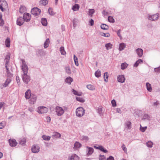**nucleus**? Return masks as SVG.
<instances>
[{"mask_svg":"<svg viewBox=\"0 0 160 160\" xmlns=\"http://www.w3.org/2000/svg\"><path fill=\"white\" fill-rule=\"evenodd\" d=\"M76 112L77 116L80 117L84 115L85 110L83 108L79 107L77 109Z\"/></svg>","mask_w":160,"mask_h":160,"instance_id":"nucleus-1","label":"nucleus"},{"mask_svg":"<svg viewBox=\"0 0 160 160\" xmlns=\"http://www.w3.org/2000/svg\"><path fill=\"white\" fill-rule=\"evenodd\" d=\"M55 111L56 115L59 116L62 115L65 112L64 110L62 107L59 106L56 107Z\"/></svg>","mask_w":160,"mask_h":160,"instance_id":"nucleus-2","label":"nucleus"},{"mask_svg":"<svg viewBox=\"0 0 160 160\" xmlns=\"http://www.w3.org/2000/svg\"><path fill=\"white\" fill-rule=\"evenodd\" d=\"M22 61V69L24 73H28V66L27 65L25 60L21 59Z\"/></svg>","mask_w":160,"mask_h":160,"instance_id":"nucleus-3","label":"nucleus"},{"mask_svg":"<svg viewBox=\"0 0 160 160\" xmlns=\"http://www.w3.org/2000/svg\"><path fill=\"white\" fill-rule=\"evenodd\" d=\"M159 16V14L158 13H157L152 15L148 14V18L150 20L154 21L158 20Z\"/></svg>","mask_w":160,"mask_h":160,"instance_id":"nucleus-4","label":"nucleus"},{"mask_svg":"<svg viewBox=\"0 0 160 160\" xmlns=\"http://www.w3.org/2000/svg\"><path fill=\"white\" fill-rule=\"evenodd\" d=\"M22 78L23 82L27 84L28 83L30 80V76L27 75V73H23Z\"/></svg>","mask_w":160,"mask_h":160,"instance_id":"nucleus-5","label":"nucleus"},{"mask_svg":"<svg viewBox=\"0 0 160 160\" xmlns=\"http://www.w3.org/2000/svg\"><path fill=\"white\" fill-rule=\"evenodd\" d=\"M48 111V109L45 107L41 106L38 108L37 112L39 113H45Z\"/></svg>","mask_w":160,"mask_h":160,"instance_id":"nucleus-6","label":"nucleus"},{"mask_svg":"<svg viewBox=\"0 0 160 160\" xmlns=\"http://www.w3.org/2000/svg\"><path fill=\"white\" fill-rule=\"evenodd\" d=\"M41 12V10L38 8H33L31 10V14L35 16H37L39 15Z\"/></svg>","mask_w":160,"mask_h":160,"instance_id":"nucleus-7","label":"nucleus"},{"mask_svg":"<svg viewBox=\"0 0 160 160\" xmlns=\"http://www.w3.org/2000/svg\"><path fill=\"white\" fill-rule=\"evenodd\" d=\"M29 103L31 104H34L36 102L37 96L34 94H32Z\"/></svg>","mask_w":160,"mask_h":160,"instance_id":"nucleus-8","label":"nucleus"},{"mask_svg":"<svg viewBox=\"0 0 160 160\" xmlns=\"http://www.w3.org/2000/svg\"><path fill=\"white\" fill-rule=\"evenodd\" d=\"M31 17V15L29 13L26 12L23 14V18L26 22H28L30 20Z\"/></svg>","mask_w":160,"mask_h":160,"instance_id":"nucleus-9","label":"nucleus"},{"mask_svg":"<svg viewBox=\"0 0 160 160\" xmlns=\"http://www.w3.org/2000/svg\"><path fill=\"white\" fill-rule=\"evenodd\" d=\"M39 147L37 145H34L32 148V152L35 153H38L39 151Z\"/></svg>","mask_w":160,"mask_h":160,"instance_id":"nucleus-10","label":"nucleus"},{"mask_svg":"<svg viewBox=\"0 0 160 160\" xmlns=\"http://www.w3.org/2000/svg\"><path fill=\"white\" fill-rule=\"evenodd\" d=\"M9 143L10 145L12 147H14L16 146L18 144V143L17 142L16 140L13 139H9Z\"/></svg>","mask_w":160,"mask_h":160,"instance_id":"nucleus-11","label":"nucleus"},{"mask_svg":"<svg viewBox=\"0 0 160 160\" xmlns=\"http://www.w3.org/2000/svg\"><path fill=\"white\" fill-rule=\"evenodd\" d=\"M86 150L87 155L89 156L91 155L93 153L94 150L92 148L87 146Z\"/></svg>","mask_w":160,"mask_h":160,"instance_id":"nucleus-12","label":"nucleus"},{"mask_svg":"<svg viewBox=\"0 0 160 160\" xmlns=\"http://www.w3.org/2000/svg\"><path fill=\"white\" fill-rule=\"evenodd\" d=\"M24 19L23 18L20 17L18 18L17 20V24L20 26L23 24L24 22Z\"/></svg>","mask_w":160,"mask_h":160,"instance_id":"nucleus-13","label":"nucleus"},{"mask_svg":"<svg viewBox=\"0 0 160 160\" xmlns=\"http://www.w3.org/2000/svg\"><path fill=\"white\" fill-rule=\"evenodd\" d=\"M117 80L119 82L122 83L124 82L125 78L123 75H121L118 77Z\"/></svg>","mask_w":160,"mask_h":160,"instance_id":"nucleus-14","label":"nucleus"},{"mask_svg":"<svg viewBox=\"0 0 160 160\" xmlns=\"http://www.w3.org/2000/svg\"><path fill=\"white\" fill-rule=\"evenodd\" d=\"M69 160H80L79 158L76 154H73L68 157Z\"/></svg>","mask_w":160,"mask_h":160,"instance_id":"nucleus-15","label":"nucleus"},{"mask_svg":"<svg viewBox=\"0 0 160 160\" xmlns=\"http://www.w3.org/2000/svg\"><path fill=\"white\" fill-rule=\"evenodd\" d=\"M136 52L139 58L142 57L143 55V50L141 48H138L136 50Z\"/></svg>","mask_w":160,"mask_h":160,"instance_id":"nucleus-16","label":"nucleus"},{"mask_svg":"<svg viewBox=\"0 0 160 160\" xmlns=\"http://www.w3.org/2000/svg\"><path fill=\"white\" fill-rule=\"evenodd\" d=\"M32 95L30 89L28 90L25 93V97L27 99L30 98Z\"/></svg>","mask_w":160,"mask_h":160,"instance_id":"nucleus-17","label":"nucleus"},{"mask_svg":"<svg viewBox=\"0 0 160 160\" xmlns=\"http://www.w3.org/2000/svg\"><path fill=\"white\" fill-rule=\"evenodd\" d=\"M11 81V79L10 78H7L5 82L3 84V86L4 87H7Z\"/></svg>","mask_w":160,"mask_h":160,"instance_id":"nucleus-18","label":"nucleus"},{"mask_svg":"<svg viewBox=\"0 0 160 160\" xmlns=\"http://www.w3.org/2000/svg\"><path fill=\"white\" fill-rule=\"evenodd\" d=\"M125 127L127 130L131 128V123L129 121L125 123Z\"/></svg>","mask_w":160,"mask_h":160,"instance_id":"nucleus-19","label":"nucleus"},{"mask_svg":"<svg viewBox=\"0 0 160 160\" xmlns=\"http://www.w3.org/2000/svg\"><path fill=\"white\" fill-rule=\"evenodd\" d=\"M60 137H61L60 134L57 132H54L52 135V137L54 139L59 138Z\"/></svg>","mask_w":160,"mask_h":160,"instance_id":"nucleus-20","label":"nucleus"},{"mask_svg":"<svg viewBox=\"0 0 160 160\" xmlns=\"http://www.w3.org/2000/svg\"><path fill=\"white\" fill-rule=\"evenodd\" d=\"M126 45L125 43H122L120 44L119 49V51H121L124 50L126 47Z\"/></svg>","mask_w":160,"mask_h":160,"instance_id":"nucleus-21","label":"nucleus"},{"mask_svg":"<svg viewBox=\"0 0 160 160\" xmlns=\"http://www.w3.org/2000/svg\"><path fill=\"white\" fill-rule=\"evenodd\" d=\"M143 62V60L141 59H139L134 64V67H137L139 64L142 63Z\"/></svg>","mask_w":160,"mask_h":160,"instance_id":"nucleus-22","label":"nucleus"},{"mask_svg":"<svg viewBox=\"0 0 160 160\" xmlns=\"http://www.w3.org/2000/svg\"><path fill=\"white\" fill-rule=\"evenodd\" d=\"M49 43V39L47 38L44 44V47L45 48H47L48 47Z\"/></svg>","mask_w":160,"mask_h":160,"instance_id":"nucleus-23","label":"nucleus"},{"mask_svg":"<svg viewBox=\"0 0 160 160\" xmlns=\"http://www.w3.org/2000/svg\"><path fill=\"white\" fill-rule=\"evenodd\" d=\"M48 0H41L40 1V4L41 5L45 6L48 4Z\"/></svg>","mask_w":160,"mask_h":160,"instance_id":"nucleus-24","label":"nucleus"},{"mask_svg":"<svg viewBox=\"0 0 160 160\" xmlns=\"http://www.w3.org/2000/svg\"><path fill=\"white\" fill-rule=\"evenodd\" d=\"M81 146V144L78 142H76L74 143V148L77 149L80 148Z\"/></svg>","mask_w":160,"mask_h":160,"instance_id":"nucleus-25","label":"nucleus"},{"mask_svg":"<svg viewBox=\"0 0 160 160\" xmlns=\"http://www.w3.org/2000/svg\"><path fill=\"white\" fill-rule=\"evenodd\" d=\"M26 11V8L23 6H21L19 9V12L21 13H23Z\"/></svg>","mask_w":160,"mask_h":160,"instance_id":"nucleus-26","label":"nucleus"},{"mask_svg":"<svg viewBox=\"0 0 160 160\" xmlns=\"http://www.w3.org/2000/svg\"><path fill=\"white\" fill-rule=\"evenodd\" d=\"M5 45L7 47L9 48L10 46V39L7 38L5 40Z\"/></svg>","mask_w":160,"mask_h":160,"instance_id":"nucleus-27","label":"nucleus"},{"mask_svg":"<svg viewBox=\"0 0 160 160\" xmlns=\"http://www.w3.org/2000/svg\"><path fill=\"white\" fill-rule=\"evenodd\" d=\"M41 22L42 24L44 26H46L47 25V20L45 18H42L41 19Z\"/></svg>","mask_w":160,"mask_h":160,"instance_id":"nucleus-28","label":"nucleus"},{"mask_svg":"<svg viewBox=\"0 0 160 160\" xmlns=\"http://www.w3.org/2000/svg\"><path fill=\"white\" fill-rule=\"evenodd\" d=\"M146 86L147 89L149 92H151L152 90L151 84L148 82H147L146 83Z\"/></svg>","mask_w":160,"mask_h":160,"instance_id":"nucleus-29","label":"nucleus"},{"mask_svg":"<svg viewBox=\"0 0 160 160\" xmlns=\"http://www.w3.org/2000/svg\"><path fill=\"white\" fill-rule=\"evenodd\" d=\"M101 28L103 30H108L109 28L108 26L105 24H102L101 25Z\"/></svg>","mask_w":160,"mask_h":160,"instance_id":"nucleus-30","label":"nucleus"},{"mask_svg":"<svg viewBox=\"0 0 160 160\" xmlns=\"http://www.w3.org/2000/svg\"><path fill=\"white\" fill-rule=\"evenodd\" d=\"M10 58V56L9 55H7L6 56L5 58V59L6 65H8V64L9 62Z\"/></svg>","mask_w":160,"mask_h":160,"instance_id":"nucleus-31","label":"nucleus"},{"mask_svg":"<svg viewBox=\"0 0 160 160\" xmlns=\"http://www.w3.org/2000/svg\"><path fill=\"white\" fill-rule=\"evenodd\" d=\"M79 8V6L77 4H75L74 5L72 8V10L74 11H76L78 10Z\"/></svg>","mask_w":160,"mask_h":160,"instance_id":"nucleus-32","label":"nucleus"},{"mask_svg":"<svg viewBox=\"0 0 160 160\" xmlns=\"http://www.w3.org/2000/svg\"><path fill=\"white\" fill-rule=\"evenodd\" d=\"M73 81L72 79L70 77H68L66 78L65 80V82L66 83L71 84V82H72Z\"/></svg>","mask_w":160,"mask_h":160,"instance_id":"nucleus-33","label":"nucleus"},{"mask_svg":"<svg viewBox=\"0 0 160 160\" xmlns=\"http://www.w3.org/2000/svg\"><path fill=\"white\" fill-rule=\"evenodd\" d=\"M72 92L73 94L76 95H77L78 96H81L82 95V93L81 92H78L74 90V89H72Z\"/></svg>","mask_w":160,"mask_h":160,"instance_id":"nucleus-34","label":"nucleus"},{"mask_svg":"<svg viewBox=\"0 0 160 160\" xmlns=\"http://www.w3.org/2000/svg\"><path fill=\"white\" fill-rule=\"evenodd\" d=\"M108 72H105L104 73V81L106 82H108Z\"/></svg>","mask_w":160,"mask_h":160,"instance_id":"nucleus-35","label":"nucleus"},{"mask_svg":"<svg viewBox=\"0 0 160 160\" xmlns=\"http://www.w3.org/2000/svg\"><path fill=\"white\" fill-rule=\"evenodd\" d=\"M105 47H106L107 49L108 50L112 48V45L110 43H108L105 44Z\"/></svg>","mask_w":160,"mask_h":160,"instance_id":"nucleus-36","label":"nucleus"},{"mask_svg":"<svg viewBox=\"0 0 160 160\" xmlns=\"http://www.w3.org/2000/svg\"><path fill=\"white\" fill-rule=\"evenodd\" d=\"M95 76L97 78H99L101 76V71L99 70H97L95 73Z\"/></svg>","mask_w":160,"mask_h":160,"instance_id":"nucleus-37","label":"nucleus"},{"mask_svg":"<svg viewBox=\"0 0 160 160\" xmlns=\"http://www.w3.org/2000/svg\"><path fill=\"white\" fill-rule=\"evenodd\" d=\"M102 111V107H100L98 109L97 112L101 116H102V115L103 114Z\"/></svg>","mask_w":160,"mask_h":160,"instance_id":"nucleus-38","label":"nucleus"},{"mask_svg":"<svg viewBox=\"0 0 160 160\" xmlns=\"http://www.w3.org/2000/svg\"><path fill=\"white\" fill-rule=\"evenodd\" d=\"M60 50L61 52V53L62 54L64 55L66 54V52L65 51L64 48L63 47H60Z\"/></svg>","mask_w":160,"mask_h":160,"instance_id":"nucleus-39","label":"nucleus"},{"mask_svg":"<svg viewBox=\"0 0 160 160\" xmlns=\"http://www.w3.org/2000/svg\"><path fill=\"white\" fill-rule=\"evenodd\" d=\"M42 138L44 140H47L48 141L50 140L51 137L49 136H47L45 135H43Z\"/></svg>","mask_w":160,"mask_h":160,"instance_id":"nucleus-40","label":"nucleus"},{"mask_svg":"<svg viewBox=\"0 0 160 160\" xmlns=\"http://www.w3.org/2000/svg\"><path fill=\"white\" fill-rule=\"evenodd\" d=\"M76 99L78 101L81 102H84L85 101V100L83 98L80 97H76Z\"/></svg>","mask_w":160,"mask_h":160,"instance_id":"nucleus-41","label":"nucleus"},{"mask_svg":"<svg viewBox=\"0 0 160 160\" xmlns=\"http://www.w3.org/2000/svg\"><path fill=\"white\" fill-rule=\"evenodd\" d=\"M81 139L82 140H84L87 142L89 138L87 136H82L81 137Z\"/></svg>","mask_w":160,"mask_h":160,"instance_id":"nucleus-42","label":"nucleus"},{"mask_svg":"<svg viewBox=\"0 0 160 160\" xmlns=\"http://www.w3.org/2000/svg\"><path fill=\"white\" fill-rule=\"evenodd\" d=\"M128 65L126 63H123L121 64V68L122 70L124 69L127 67Z\"/></svg>","mask_w":160,"mask_h":160,"instance_id":"nucleus-43","label":"nucleus"},{"mask_svg":"<svg viewBox=\"0 0 160 160\" xmlns=\"http://www.w3.org/2000/svg\"><path fill=\"white\" fill-rule=\"evenodd\" d=\"M48 12L49 13V14L51 15H54V13L52 9L50 8L48 11Z\"/></svg>","mask_w":160,"mask_h":160,"instance_id":"nucleus-44","label":"nucleus"},{"mask_svg":"<svg viewBox=\"0 0 160 160\" xmlns=\"http://www.w3.org/2000/svg\"><path fill=\"white\" fill-rule=\"evenodd\" d=\"M36 52L39 53L40 54H44V52L43 49H38L37 50Z\"/></svg>","mask_w":160,"mask_h":160,"instance_id":"nucleus-45","label":"nucleus"},{"mask_svg":"<svg viewBox=\"0 0 160 160\" xmlns=\"http://www.w3.org/2000/svg\"><path fill=\"white\" fill-rule=\"evenodd\" d=\"M147 146L149 148H152L153 144V143L151 141H148L146 143Z\"/></svg>","mask_w":160,"mask_h":160,"instance_id":"nucleus-46","label":"nucleus"},{"mask_svg":"<svg viewBox=\"0 0 160 160\" xmlns=\"http://www.w3.org/2000/svg\"><path fill=\"white\" fill-rule=\"evenodd\" d=\"M108 20L109 22L113 23L114 22V19H113V17L112 16H109L108 18Z\"/></svg>","mask_w":160,"mask_h":160,"instance_id":"nucleus-47","label":"nucleus"},{"mask_svg":"<svg viewBox=\"0 0 160 160\" xmlns=\"http://www.w3.org/2000/svg\"><path fill=\"white\" fill-rule=\"evenodd\" d=\"M100 35L106 37H108L110 36V34L108 33H104L103 32H101Z\"/></svg>","mask_w":160,"mask_h":160,"instance_id":"nucleus-48","label":"nucleus"},{"mask_svg":"<svg viewBox=\"0 0 160 160\" xmlns=\"http://www.w3.org/2000/svg\"><path fill=\"white\" fill-rule=\"evenodd\" d=\"M150 117L147 114H144L143 116V119H144L149 120L150 119Z\"/></svg>","mask_w":160,"mask_h":160,"instance_id":"nucleus-49","label":"nucleus"},{"mask_svg":"<svg viewBox=\"0 0 160 160\" xmlns=\"http://www.w3.org/2000/svg\"><path fill=\"white\" fill-rule=\"evenodd\" d=\"M99 160H107L105 157L104 155H100L99 157Z\"/></svg>","mask_w":160,"mask_h":160,"instance_id":"nucleus-50","label":"nucleus"},{"mask_svg":"<svg viewBox=\"0 0 160 160\" xmlns=\"http://www.w3.org/2000/svg\"><path fill=\"white\" fill-rule=\"evenodd\" d=\"M87 88L90 90H93L95 88L93 86L91 85H88L87 86Z\"/></svg>","mask_w":160,"mask_h":160,"instance_id":"nucleus-51","label":"nucleus"},{"mask_svg":"<svg viewBox=\"0 0 160 160\" xmlns=\"http://www.w3.org/2000/svg\"><path fill=\"white\" fill-rule=\"evenodd\" d=\"M99 150L105 153H107L108 152V151L106 149H105L102 146H100V148Z\"/></svg>","mask_w":160,"mask_h":160,"instance_id":"nucleus-52","label":"nucleus"},{"mask_svg":"<svg viewBox=\"0 0 160 160\" xmlns=\"http://www.w3.org/2000/svg\"><path fill=\"white\" fill-rule=\"evenodd\" d=\"M65 70L66 73L68 74H70L71 73V70L70 68L68 67H67L65 68Z\"/></svg>","mask_w":160,"mask_h":160,"instance_id":"nucleus-53","label":"nucleus"},{"mask_svg":"<svg viewBox=\"0 0 160 160\" xmlns=\"http://www.w3.org/2000/svg\"><path fill=\"white\" fill-rule=\"evenodd\" d=\"M95 11L94 9H89V15L92 16V14L94 13Z\"/></svg>","mask_w":160,"mask_h":160,"instance_id":"nucleus-54","label":"nucleus"},{"mask_svg":"<svg viewBox=\"0 0 160 160\" xmlns=\"http://www.w3.org/2000/svg\"><path fill=\"white\" fill-rule=\"evenodd\" d=\"M147 128V127H142L141 125H140V129L141 132H145V131L146 130V129Z\"/></svg>","mask_w":160,"mask_h":160,"instance_id":"nucleus-55","label":"nucleus"},{"mask_svg":"<svg viewBox=\"0 0 160 160\" xmlns=\"http://www.w3.org/2000/svg\"><path fill=\"white\" fill-rule=\"evenodd\" d=\"M26 142L25 139L23 138L21 139L19 142V143L21 145L24 144Z\"/></svg>","mask_w":160,"mask_h":160,"instance_id":"nucleus-56","label":"nucleus"},{"mask_svg":"<svg viewBox=\"0 0 160 160\" xmlns=\"http://www.w3.org/2000/svg\"><path fill=\"white\" fill-rule=\"evenodd\" d=\"M121 30L119 29L117 31V34L118 36L121 39H122V36H121Z\"/></svg>","mask_w":160,"mask_h":160,"instance_id":"nucleus-57","label":"nucleus"},{"mask_svg":"<svg viewBox=\"0 0 160 160\" xmlns=\"http://www.w3.org/2000/svg\"><path fill=\"white\" fill-rule=\"evenodd\" d=\"M154 71L155 72H160V66L158 67L155 68L154 69Z\"/></svg>","mask_w":160,"mask_h":160,"instance_id":"nucleus-58","label":"nucleus"},{"mask_svg":"<svg viewBox=\"0 0 160 160\" xmlns=\"http://www.w3.org/2000/svg\"><path fill=\"white\" fill-rule=\"evenodd\" d=\"M122 150L124 151L125 153H127V148L125 147V145L124 144H123L122 146Z\"/></svg>","mask_w":160,"mask_h":160,"instance_id":"nucleus-59","label":"nucleus"},{"mask_svg":"<svg viewBox=\"0 0 160 160\" xmlns=\"http://www.w3.org/2000/svg\"><path fill=\"white\" fill-rule=\"evenodd\" d=\"M16 79L17 83L18 85L19 86L20 84V81L19 80V78L18 76H17L16 77Z\"/></svg>","mask_w":160,"mask_h":160,"instance_id":"nucleus-60","label":"nucleus"},{"mask_svg":"<svg viewBox=\"0 0 160 160\" xmlns=\"http://www.w3.org/2000/svg\"><path fill=\"white\" fill-rule=\"evenodd\" d=\"M111 103L112 105V106L113 107L116 106V102L115 101L114 99L112 100Z\"/></svg>","mask_w":160,"mask_h":160,"instance_id":"nucleus-61","label":"nucleus"},{"mask_svg":"<svg viewBox=\"0 0 160 160\" xmlns=\"http://www.w3.org/2000/svg\"><path fill=\"white\" fill-rule=\"evenodd\" d=\"M94 23V20L92 19H91L90 21H89V23L90 24L91 26H92L93 25Z\"/></svg>","mask_w":160,"mask_h":160,"instance_id":"nucleus-62","label":"nucleus"},{"mask_svg":"<svg viewBox=\"0 0 160 160\" xmlns=\"http://www.w3.org/2000/svg\"><path fill=\"white\" fill-rule=\"evenodd\" d=\"M107 160H114V158L112 156H110L107 159Z\"/></svg>","mask_w":160,"mask_h":160,"instance_id":"nucleus-63","label":"nucleus"},{"mask_svg":"<svg viewBox=\"0 0 160 160\" xmlns=\"http://www.w3.org/2000/svg\"><path fill=\"white\" fill-rule=\"evenodd\" d=\"M4 123L2 122L0 123V129H2L4 127Z\"/></svg>","mask_w":160,"mask_h":160,"instance_id":"nucleus-64","label":"nucleus"}]
</instances>
